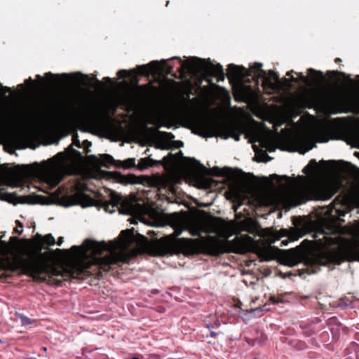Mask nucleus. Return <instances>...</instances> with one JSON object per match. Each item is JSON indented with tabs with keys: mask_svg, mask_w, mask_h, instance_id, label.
I'll list each match as a JSON object with an SVG mask.
<instances>
[{
	"mask_svg": "<svg viewBox=\"0 0 359 359\" xmlns=\"http://www.w3.org/2000/svg\"><path fill=\"white\" fill-rule=\"evenodd\" d=\"M172 60H178L181 64L178 72L180 74H183L185 71H188L191 69H196L201 72L205 76V79L208 83L210 82V78L215 77L217 82L223 81L225 79V74L224 69L220 64H212L210 61H208L207 64H205V60L197 57H193L194 60H196L197 62L194 64L184 63L182 61L180 57H174Z\"/></svg>",
	"mask_w": 359,
	"mask_h": 359,
	"instance_id": "ddd939ff",
	"label": "nucleus"
},
{
	"mask_svg": "<svg viewBox=\"0 0 359 359\" xmlns=\"http://www.w3.org/2000/svg\"><path fill=\"white\" fill-rule=\"evenodd\" d=\"M293 73H295V72H294L293 70H291V71L287 72L286 73V76H290V77H291V75H292V74H293Z\"/></svg>",
	"mask_w": 359,
	"mask_h": 359,
	"instance_id": "603ef678",
	"label": "nucleus"
},
{
	"mask_svg": "<svg viewBox=\"0 0 359 359\" xmlns=\"http://www.w3.org/2000/svg\"><path fill=\"white\" fill-rule=\"evenodd\" d=\"M159 292V291L158 290H151V293L154 294H156Z\"/></svg>",
	"mask_w": 359,
	"mask_h": 359,
	"instance_id": "6e6d98bb",
	"label": "nucleus"
},
{
	"mask_svg": "<svg viewBox=\"0 0 359 359\" xmlns=\"http://www.w3.org/2000/svg\"><path fill=\"white\" fill-rule=\"evenodd\" d=\"M164 134L166 135V136H168L170 137V138H174V135L170 133H164Z\"/></svg>",
	"mask_w": 359,
	"mask_h": 359,
	"instance_id": "864d4df0",
	"label": "nucleus"
},
{
	"mask_svg": "<svg viewBox=\"0 0 359 359\" xmlns=\"http://www.w3.org/2000/svg\"><path fill=\"white\" fill-rule=\"evenodd\" d=\"M24 226H16L14 229V232L20 235L23 231Z\"/></svg>",
	"mask_w": 359,
	"mask_h": 359,
	"instance_id": "37998d69",
	"label": "nucleus"
},
{
	"mask_svg": "<svg viewBox=\"0 0 359 359\" xmlns=\"http://www.w3.org/2000/svg\"><path fill=\"white\" fill-rule=\"evenodd\" d=\"M227 194L228 198L233 203L236 212L240 206L245 203L256 208L270 206L273 203L271 196L265 191L257 190L245 191L241 188H233Z\"/></svg>",
	"mask_w": 359,
	"mask_h": 359,
	"instance_id": "9d476101",
	"label": "nucleus"
},
{
	"mask_svg": "<svg viewBox=\"0 0 359 359\" xmlns=\"http://www.w3.org/2000/svg\"><path fill=\"white\" fill-rule=\"evenodd\" d=\"M161 62L163 65V70L166 74L175 76V74L173 73V67L168 65V60H163Z\"/></svg>",
	"mask_w": 359,
	"mask_h": 359,
	"instance_id": "2f4dec72",
	"label": "nucleus"
},
{
	"mask_svg": "<svg viewBox=\"0 0 359 359\" xmlns=\"http://www.w3.org/2000/svg\"><path fill=\"white\" fill-rule=\"evenodd\" d=\"M57 283H55V284L58 286L61 285H62V280H56Z\"/></svg>",
	"mask_w": 359,
	"mask_h": 359,
	"instance_id": "4d7b16f0",
	"label": "nucleus"
},
{
	"mask_svg": "<svg viewBox=\"0 0 359 359\" xmlns=\"http://www.w3.org/2000/svg\"><path fill=\"white\" fill-rule=\"evenodd\" d=\"M103 80L107 84L111 85L114 83V81L109 77H104Z\"/></svg>",
	"mask_w": 359,
	"mask_h": 359,
	"instance_id": "c03bdc74",
	"label": "nucleus"
},
{
	"mask_svg": "<svg viewBox=\"0 0 359 359\" xmlns=\"http://www.w3.org/2000/svg\"><path fill=\"white\" fill-rule=\"evenodd\" d=\"M207 327H208V329H210V330L211 328H212V327H213V326H212V324H208V325H207Z\"/></svg>",
	"mask_w": 359,
	"mask_h": 359,
	"instance_id": "bf43d9fd",
	"label": "nucleus"
},
{
	"mask_svg": "<svg viewBox=\"0 0 359 359\" xmlns=\"http://www.w3.org/2000/svg\"><path fill=\"white\" fill-rule=\"evenodd\" d=\"M192 132L202 137H219L226 140L229 137L239 141L241 133L236 131L235 128L219 123L208 116H198L194 121Z\"/></svg>",
	"mask_w": 359,
	"mask_h": 359,
	"instance_id": "1a4fd4ad",
	"label": "nucleus"
},
{
	"mask_svg": "<svg viewBox=\"0 0 359 359\" xmlns=\"http://www.w3.org/2000/svg\"><path fill=\"white\" fill-rule=\"evenodd\" d=\"M209 174L214 177H225L231 180H234L237 178V175L241 172V170L238 169H233L229 167H224L219 168V167H213L209 170Z\"/></svg>",
	"mask_w": 359,
	"mask_h": 359,
	"instance_id": "a211bd4d",
	"label": "nucleus"
},
{
	"mask_svg": "<svg viewBox=\"0 0 359 359\" xmlns=\"http://www.w3.org/2000/svg\"><path fill=\"white\" fill-rule=\"evenodd\" d=\"M176 144L177 147H183V142L182 141H177Z\"/></svg>",
	"mask_w": 359,
	"mask_h": 359,
	"instance_id": "8fccbe9b",
	"label": "nucleus"
},
{
	"mask_svg": "<svg viewBox=\"0 0 359 359\" xmlns=\"http://www.w3.org/2000/svg\"><path fill=\"white\" fill-rule=\"evenodd\" d=\"M176 156H177L178 157H181V158H183L184 159V161L187 162V163H192L193 165H198L200 168H201L203 170H205V168L201 165L199 161H196L195 158H187V157H184L183 156V154L181 151H180L177 154Z\"/></svg>",
	"mask_w": 359,
	"mask_h": 359,
	"instance_id": "7c9ffc66",
	"label": "nucleus"
},
{
	"mask_svg": "<svg viewBox=\"0 0 359 359\" xmlns=\"http://www.w3.org/2000/svg\"><path fill=\"white\" fill-rule=\"evenodd\" d=\"M339 186L332 182H320L306 185L295 191L293 194L300 197L297 204L309 200L327 201L338 192Z\"/></svg>",
	"mask_w": 359,
	"mask_h": 359,
	"instance_id": "f8f14e48",
	"label": "nucleus"
},
{
	"mask_svg": "<svg viewBox=\"0 0 359 359\" xmlns=\"http://www.w3.org/2000/svg\"><path fill=\"white\" fill-rule=\"evenodd\" d=\"M161 162L158 161H155L151 158L149 156L147 158H142L139 161V163L137 165V168L140 170H143L147 168L152 167L154 165H156L160 164Z\"/></svg>",
	"mask_w": 359,
	"mask_h": 359,
	"instance_id": "b1692460",
	"label": "nucleus"
},
{
	"mask_svg": "<svg viewBox=\"0 0 359 359\" xmlns=\"http://www.w3.org/2000/svg\"><path fill=\"white\" fill-rule=\"evenodd\" d=\"M3 184H4V185H10V183L8 181L4 182V180H1L0 185H3Z\"/></svg>",
	"mask_w": 359,
	"mask_h": 359,
	"instance_id": "3c124183",
	"label": "nucleus"
},
{
	"mask_svg": "<svg viewBox=\"0 0 359 359\" xmlns=\"http://www.w3.org/2000/svg\"><path fill=\"white\" fill-rule=\"evenodd\" d=\"M62 241H63V238H62V237H60V238L58 239L57 245H60Z\"/></svg>",
	"mask_w": 359,
	"mask_h": 359,
	"instance_id": "5fc2aeb1",
	"label": "nucleus"
},
{
	"mask_svg": "<svg viewBox=\"0 0 359 359\" xmlns=\"http://www.w3.org/2000/svg\"><path fill=\"white\" fill-rule=\"evenodd\" d=\"M41 183H43L41 182ZM44 189L42 191L47 193L48 196L39 195H28L19 196L16 194L8 193L4 187H0V200L9 202L14 205L21 204H41L50 205L56 204L67 208V188L64 187H58L55 191L50 192L55 187L50 189L42 184Z\"/></svg>",
	"mask_w": 359,
	"mask_h": 359,
	"instance_id": "6e6552de",
	"label": "nucleus"
},
{
	"mask_svg": "<svg viewBox=\"0 0 359 359\" xmlns=\"http://www.w3.org/2000/svg\"><path fill=\"white\" fill-rule=\"evenodd\" d=\"M307 73L311 79V82L314 85H322L326 82V79L323 72L309 68Z\"/></svg>",
	"mask_w": 359,
	"mask_h": 359,
	"instance_id": "5701e85b",
	"label": "nucleus"
},
{
	"mask_svg": "<svg viewBox=\"0 0 359 359\" xmlns=\"http://www.w3.org/2000/svg\"><path fill=\"white\" fill-rule=\"evenodd\" d=\"M262 64L255 62L251 67V70L255 73V76L257 78L261 77L263 79V87L266 89L275 90L276 88V84L273 82L278 81L279 76L276 72L273 70H269L267 73L265 70L262 69Z\"/></svg>",
	"mask_w": 359,
	"mask_h": 359,
	"instance_id": "dca6fc26",
	"label": "nucleus"
},
{
	"mask_svg": "<svg viewBox=\"0 0 359 359\" xmlns=\"http://www.w3.org/2000/svg\"><path fill=\"white\" fill-rule=\"evenodd\" d=\"M2 236L0 238V256H3V257H0V259H10L11 262L14 261L15 255L16 254H23L25 251V247L26 245V243L25 242V239H22L21 241L24 243V246L21 252H17L16 247L14 243L20 241V239L17 236H11L10 238V242H6L1 239Z\"/></svg>",
	"mask_w": 359,
	"mask_h": 359,
	"instance_id": "f3484780",
	"label": "nucleus"
},
{
	"mask_svg": "<svg viewBox=\"0 0 359 359\" xmlns=\"http://www.w3.org/2000/svg\"><path fill=\"white\" fill-rule=\"evenodd\" d=\"M116 179L124 184H136L138 182L137 177L133 174H129L128 175H123L120 172H115Z\"/></svg>",
	"mask_w": 359,
	"mask_h": 359,
	"instance_id": "393cba45",
	"label": "nucleus"
},
{
	"mask_svg": "<svg viewBox=\"0 0 359 359\" xmlns=\"http://www.w3.org/2000/svg\"><path fill=\"white\" fill-rule=\"evenodd\" d=\"M244 75L250 76L249 70L243 66H238L234 64H230L227 68V76L229 78H238Z\"/></svg>",
	"mask_w": 359,
	"mask_h": 359,
	"instance_id": "4be33fe9",
	"label": "nucleus"
},
{
	"mask_svg": "<svg viewBox=\"0 0 359 359\" xmlns=\"http://www.w3.org/2000/svg\"><path fill=\"white\" fill-rule=\"evenodd\" d=\"M69 207L81 205L83 208L96 206L103 208L105 212L113 213L116 208L120 214L130 215L128 221L130 224H137L138 222L144 224H210L207 223H187L180 221L177 213L168 215L145 203L135 194L123 198L109 189H104L102 191H90L88 187L82 183L73 185L72 190L69 188Z\"/></svg>",
	"mask_w": 359,
	"mask_h": 359,
	"instance_id": "f03ea898",
	"label": "nucleus"
},
{
	"mask_svg": "<svg viewBox=\"0 0 359 359\" xmlns=\"http://www.w3.org/2000/svg\"><path fill=\"white\" fill-rule=\"evenodd\" d=\"M84 147H88L91 146V142L88 140H84L83 142V145Z\"/></svg>",
	"mask_w": 359,
	"mask_h": 359,
	"instance_id": "a18cd8bd",
	"label": "nucleus"
},
{
	"mask_svg": "<svg viewBox=\"0 0 359 359\" xmlns=\"http://www.w3.org/2000/svg\"><path fill=\"white\" fill-rule=\"evenodd\" d=\"M318 170V164L316 160L309 161V164L303 169V172L306 175H313Z\"/></svg>",
	"mask_w": 359,
	"mask_h": 359,
	"instance_id": "c756f323",
	"label": "nucleus"
},
{
	"mask_svg": "<svg viewBox=\"0 0 359 359\" xmlns=\"http://www.w3.org/2000/svg\"><path fill=\"white\" fill-rule=\"evenodd\" d=\"M330 106L334 114L353 113L357 107V101L347 92L343 91L331 99Z\"/></svg>",
	"mask_w": 359,
	"mask_h": 359,
	"instance_id": "2eb2a0df",
	"label": "nucleus"
},
{
	"mask_svg": "<svg viewBox=\"0 0 359 359\" xmlns=\"http://www.w3.org/2000/svg\"><path fill=\"white\" fill-rule=\"evenodd\" d=\"M332 219H333V222H322V221H319V222L312 221V222H306V223L298 222H296L294 219H293L292 224H312V225H314V224H341V222H344V219H341L339 217H335L334 216H332Z\"/></svg>",
	"mask_w": 359,
	"mask_h": 359,
	"instance_id": "a878e982",
	"label": "nucleus"
},
{
	"mask_svg": "<svg viewBox=\"0 0 359 359\" xmlns=\"http://www.w3.org/2000/svg\"><path fill=\"white\" fill-rule=\"evenodd\" d=\"M219 334L215 332H213V331H210V336L211 337H216Z\"/></svg>",
	"mask_w": 359,
	"mask_h": 359,
	"instance_id": "de8ad7c7",
	"label": "nucleus"
},
{
	"mask_svg": "<svg viewBox=\"0 0 359 359\" xmlns=\"http://www.w3.org/2000/svg\"><path fill=\"white\" fill-rule=\"evenodd\" d=\"M158 64L156 61H153L149 63L147 65H141L138 67V69L140 70V74L142 76H148L151 72L149 69L150 67H153L154 68L158 67Z\"/></svg>",
	"mask_w": 359,
	"mask_h": 359,
	"instance_id": "c85d7f7f",
	"label": "nucleus"
},
{
	"mask_svg": "<svg viewBox=\"0 0 359 359\" xmlns=\"http://www.w3.org/2000/svg\"><path fill=\"white\" fill-rule=\"evenodd\" d=\"M15 224H17V225L22 224V223H21L19 220H16L15 221Z\"/></svg>",
	"mask_w": 359,
	"mask_h": 359,
	"instance_id": "e2e57ef3",
	"label": "nucleus"
},
{
	"mask_svg": "<svg viewBox=\"0 0 359 359\" xmlns=\"http://www.w3.org/2000/svg\"><path fill=\"white\" fill-rule=\"evenodd\" d=\"M88 158L93 165L99 168L104 167L106 168H109L111 165L116 167L117 162V161L115 160L111 155L107 154H102L100 157H97L95 155H90L88 156Z\"/></svg>",
	"mask_w": 359,
	"mask_h": 359,
	"instance_id": "6ab92c4d",
	"label": "nucleus"
},
{
	"mask_svg": "<svg viewBox=\"0 0 359 359\" xmlns=\"http://www.w3.org/2000/svg\"><path fill=\"white\" fill-rule=\"evenodd\" d=\"M18 88H24V84H20V85H18Z\"/></svg>",
	"mask_w": 359,
	"mask_h": 359,
	"instance_id": "0e129e2a",
	"label": "nucleus"
},
{
	"mask_svg": "<svg viewBox=\"0 0 359 359\" xmlns=\"http://www.w3.org/2000/svg\"><path fill=\"white\" fill-rule=\"evenodd\" d=\"M294 227H306L312 237L320 245H337L318 256L309 258L306 261L309 274L316 273L320 270L321 266L328 264L340 265L344 262H359V239L345 237L351 235L355 229L352 227L359 226H294Z\"/></svg>",
	"mask_w": 359,
	"mask_h": 359,
	"instance_id": "39448f33",
	"label": "nucleus"
},
{
	"mask_svg": "<svg viewBox=\"0 0 359 359\" xmlns=\"http://www.w3.org/2000/svg\"><path fill=\"white\" fill-rule=\"evenodd\" d=\"M25 83L28 86H32L34 83V82L31 78H29V79H27L25 81Z\"/></svg>",
	"mask_w": 359,
	"mask_h": 359,
	"instance_id": "49530a36",
	"label": "nucleus"
},
{
	"mask_svg": "<svg viewBox=\"0 0 359 359\" xmlns=\"http://www.w3.org/2000/svg\"><path fill=\"white\" fill-rule=\"evenodd\" d=\"M270 301L273 304H279V303H283V299L280 297H276V296H271Z\"/></svg>",
	"mask_w": 359,
	"mask_h": 359,
	"instance_id": "58836bf2",
	"label": "nucleus"
},
{
	"mask_svg": "<svg viewBox=\"0 0 359 359\" xmlns=\"http://www.w3.org/2000/svg\"><path fill=\"white\" fill-rule=\"evenodd\" d=\"M265 156L266 157V160L265 161H268L269 160L271 159V157L269 156V155L267 154H265Z\"/></svg>",
	"mask_w": 359,
	"mask_h": 359,
	"instance_id": "052dcab7",
	"label": "nucleus"
},
{
	"mask_svg": "<svg viewBox=\"0 0 359 359\" xmlns=\"http://www.w3.org/2000/svg\"><path fill=\"white\" fill-rule=\"evenodd\" d=\"M42 87L43 110L36 109L34 114L40 120L48 115L62 116L63 135H67V73L37 75Z\"/></svg>",
	"mask_w": 359,
	"mask_h": 359,
	"instance_id": "423d86ee",
	"label": "nucleus"
},
{
	"mask_svg": "<svg viewBox=\"0 0 359 359\" xmlns=\"http://www.w3.org/2000/svg\"><path fill=\"white\" fill-rule=\"evenodd\" d=\"M327 75L330 76H341L343 78H345L346 79V83H347V84L350 86V87H353L355 86V81H353V79H351L350 78V76L349 75H346L344 72H339V71H328L327 72Z\"/></svg>",
	"mask_w": 359,
	"mask_h": 359,
	"instance_id": "bb28decb",
	"label": "nucleus"
},
{
	"mask_svg": "<svg viewBox=\"0 0 359 359\" xmlns=\"http://www.w3.org/2000/svg\"><path fill=\"white\" fill-rule=\"evenodd\" d=\"M329 163L332 164V163H335L336 161H330Z\"/></svg>",
	"mask_w": 359,
	"mask_h": 359,
	"instance_id": "338daca9",
	"label": "nucleus"
},
{
	"mask_svg": "<svg viewBox=\"0 0 359 359\" xmlns=\"http://www.w3.org/2000/svg\"><path fill=\"white\" fill-rule=\"evenodd\" d=\"M0 90H1V94L4 97H6V94L7 93H10L11 91V88L7 87V86H2L1 83H0Z\"/></svg>",
	"mask_w": 359,
	"mask_h": 359,
	"instance_id": "4c0bfd02",
	"label": "nucleus"
},
{
	"mask_svg": "<svg viewBox=\"0 0 359 359\" xmlns=\"http://www.w3.org/2000/svg\"><path fill=\"white\" fill-rule=\"evenodd\" d=\"M39 242L33 243L25 238L26 245L23 254L15 255L14 261L0 259V272L23 271L40 283L47 281L53 283V276H62L63 280L67 273V249L55 250L45 245L55 244L54 237L47 234Z\"/></svg>",
	"mask_w": 359,
	"mask_h": 359,
	"instance_id": "20e7f679",
	"label": "nucleus"
},
{
	"mask_svg": "<svg viewBox=\"0 0 359 359\" xmlns=\"http://www.w3.org/2000/svg\"><path fill=\"white\" fill-rule=\"evenodd\" d=\"M135 158H128L126 161H117L116 164V168H125L128 169L131 168L135 167Z\"/></svg>",
	"mask_w": 359,
	"mask_h": 359,
	"instance_id": "cd10ccee",
	"label": "nucleus"
},
{
	"mask_svg": "<svg viewBox=\"0 0 359 359\" xmlns=\"http://www.w3.org/2000/svg\"><path fill=\"white\" fill-rule=\"evenodd\" d=\"M341 62L340 58H336L335 59V62L338 63V62Z\"/></svg>",
	"mask_w": 359,
	"mask_h": 359,
	"instance_id": "680f3d73",
	"label": "nucleus"
},
{
	"mask_svg": "<svg viewBox=\"0 0 359 359\" xmlns=\"http://www.w3.org/2000/svg\"><path fill=\"white\" fill-rule=\"evenodd\" d=\"M69 135L73 133L71 127V119H72V83L76 84L79 87L84 88H101L102 87V83L97 78H90L87 74H83L81 72H73L69 73Z\"/></svg>",
	"mask_w": 359,
	"mask_h": 359,
	"instance_id": "4468645a",
	"label": "nucleus"
},
{
	"mask_svg": "<svg viewBox=\"0 0 359 359\" xmlns=\"http://www.w3.org/2000/svg\"><path fill=\"white\" fill-rule=\"evenodd\" d=\"M25 167L36 175L46 187H56L67 175V148L41 163L36 162Z\"/></svg>",
	"mask_w": 359,
	"mask_h": 359,
	"instance_id": "0eeeda50",
	"label": "nucleus"
},
{
	"mask_svg": "<svg viewBox=\"0 0 359 359\" xmlns=\"http://www.w3.org/2000/svg\"><path fill=\"white\" fill-rule=\"evenodd\" d=\"M117 76L121 79L127 78L129 76V72L125 69L119 70L117 72Z\"/></svg>",
	"mask_w": 359,
	"mask_h": 359,
	"instance_id": "e433bc0d",
	"label": "nucleus"
},
{
	"mask_svg": "<svg viewBox=\"0 0 359 359\" xmlns=\"http://www.w3.org/2000/svg\"><path fill=\"white\" fill-rule=\"evenodd\" d=\"M284 81L287 83H299V79L297 78H295L293 76V75H291V77L290 79H284Z\"/></svg>",
	"mask_w": 359,
	"mask_h": 359,
	"instance_id": "ea45409f",
	"label": "nucleus"
},
{
	"mask_svg": "<svg viewBox=\"0 0 359 359\" xmlns=\"http://www.w3.org/2000/svg\"><path fill=\"white\" fill-rule=\"evenodd\" d=\"M131 359H140V358H139L137 357H133Z\"/></svg>",
	"mask_w": 359,
	"mask_h": 359,
	"instance_id": "774afa93",
	"label": "nucleus"
},
{
	"mask_svg": "<svg viewBox=\"0 0 359 359\" xmlns=\"http://www.w3.org/2000/svg\"><path fill=\"white\" fill-rule=\"evenodd\" d=\"M116 107L114 106L113 107V114L116 111Z\"/></svg>",
	"mask_w": 359,
	"mask_h": 359,
	"instance_id": "69168bd1",
	"label": "nucleus"
},
{
	"mask_svg": "<svg viewBox=\"0 0 359 359\" xmlns=\"http://www.w3.org/2000/svg\"><path fill=\"white\" fill-rule=\"evenodd\" d=\"M350 304H351V301L348 298L344 297V298L339 299L337 301V302L336 304V306L337 308L344 309V308L348 306Z\"/></svg>",
	"mask_w": 359,
	"mask_h": 359,
	"instance_id": "473e14b6",
	"label": "nucleus"
},
{
	"mask_svg": "<svg viewBox=\"0 0 359 359\" xmlns=\"http://www.w3.org/2000/svg\"><path fill=\"white\" fill-rule=\"evenodd\" d=\"M347 224H359V222L355 221L353 223L348 222Z\"/></svg>",
	"mask_w": 359,
	"mask_h": 359,
	"instance_id": "13d9d810",
	"label": "nucleus"
},
{
	"mask_svg": "<svg viewBox=\"0 0 359 359\" xmlns=\"http://www.w3.org/2000/svg\"><path fill=\"white\" fill-rule=\"evenodd\" d=\"M271 177L272 179H276V180L284 179L287 182H290V181H291L290 178L285 175L280 177L278 175L273 174V175H271Z\"/></svg>",
	"mask_w": 359,
	"mask_h": 359,
	"instance_id": "a19ab883",
	"label": "nucleus"
},
{
	"mask_svg": "<svg viewBox=\"0 0 359 359\" xmlns=\"http://www.w3.org/2000/svg\"><path fill=\"white\" fill-rule=\"evenodd\" d=\"M248 344L251 345V346H254L255 345V340L254 339H248L246 340Z\"/></svg>",
	"mask_w": 359,
	"mask_h": 359,
	"instance_id": "09e8293b",
	"label": "nucleus"
},
{
	"mask_svg": "<svg viewBox=\"0 0 359 359\" xmlns=\"http://www.w3.org/2000/svg\"><path fill=\"white\" fill-rule=\"evenodd\" d=\"M78 118L80 122L90 127H97L104 120H111L108 109L93 99H84L81 101Z\"/></svg>",
	"mask_w": 359,
	"mask_h": 359,
	"instance_id": "9b49d317",
	"label": "nucleus"
},
{
	"mask_svg": "<svg viewBox=\"0 0 359 359\" xmlns=\"http://www.w3.org/2000/svg\"><path fill=\"white\" fill-rule=\"evenodd\" d=\"M18 317L21 320L22 325H27L32 324V320H31L29 318L24 316L23 314H18Z\"/></svg>",
	"mask_w": 359,
	"mask_h": 359,
	"instance_id": "72a5a7b5",
	"label": "nucleus"
},
{
	"mask_svg": "<svg viewBox=\"0 0 359 359\" xmlns=\"http://www.w3.org/2000/svg\"><path fill=\"white\" fill-rule=\"evenodd\" d=\"M134 240L133 229L122 230L117 239L109 243L86 239L81 245L69 248V282L84 280L89 276L100 279L104 273L117 266L129 264L137 255L130 248Z\"/></svg>",
	"mask_w": 359,
	"mask_h": 359,
	"instance_id": "f257e3e1",
	"label": "nucleus"
},
{
	"mask_svg": "<svg viewBox=\"0 0 359 359\" xmlns=\"http://www.w3.org/2000/svg\"><path fill=\"white\" fill-rule=\"evenodd\" d=\"M140 88L144 90H147L149 88H151L154 92H156L158 90L157 87L151 86L150 84L141 86Z\"/></svg>",
	"mask_w": 359,
	"mask_h": 359,
	"instance_id": "79ce46f5",
	"label": "nucleus"
},
{
	"mask_svg": "<svg viewBox=\"0 0 359 359\" xmlns=\"http://www.w3.org/2000/svg\"><path fill=\"white\" fill-rule=\"evenodd\" d=\"M83 158V156L80 151L74 149L72 144H69V176L73 175L72 165H81Z\"/></svg>",
	"mask_w": 359,
	"mask_h": 359,
	"instance_id": "aec40b11",
	"label": "nucleus"
},
{
	"mask_svg": "<svg viewBox=\"0 0 359 359\" xmlns=\"http://www.w3.org/2000/svg\"><path fill=\"white\" fill-rule=\"evenodd\" d=\"M183 227L193 236L199 239L182 238L172 241L166 238L157 240L152 244L156 255L166 256L174 254L193 255L198 250L212 255L218 256L224 253L233 252L242 246L243 241L238 236L241 230L250 231L252 227L262 228V226H170Z\"/></svg>",
	"mask_w": 359,
	"mask_h": 359,
	"instance_id": "7ed1b4c3",
	"label": "nucleus"
},
{
	"mask_svg": "<svg viewBox=\"0 0 359 359\" xmlns=\"http://www.w3.org/2000/svg\"><path fill=\"white\" fill-rule=\"evenodd\" d=\"M334 205V210L338 217L344 216L348 212L347 210H341V207L347 208L348 206V198L344 195L337 196L332 202Z\"/></svg>",
	"mask_w": 359,
	"mask_h": 359,
	"instance_id": "412c9836",
	"label": "nucleus"
},
{
	"mask_svg": "<svg viewBox=\"0 0 359 359\" xmlns=\"http://www.w3.org/2000/svg\"><path fill=\"white\" fill-rule=\"evenodd\" d=\"M298 75L299 83L309 84V78L305 76L302 73H296Z\"/></svg>",
	"mask_w": 359,
	"mask_h": 359,
	"instance_id": "f704fd0d",
	"label": "nucleus"
},
{
	"mask_svg": "<svg viewBox=\"0 0 359 359\" xmlns=\"http://www.w3.org/2000/svg\"><path fill=\"white\" fill-rule=\"evenodd\" d=\"M72 144L79 147V148H81L82 147V144H81L79 140V136L76 135V134H74L73 135V137H72Z\"/></svg>",
	"mask_w": 359,
	"mask_h": 359,
	"instance_id": "c9c22d12",
	"label": "nucleus"
}]
</instances>
